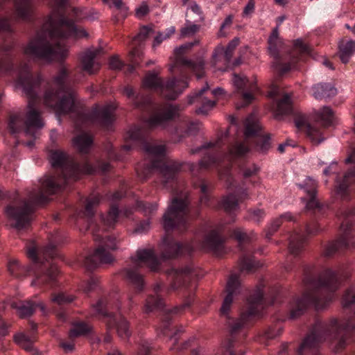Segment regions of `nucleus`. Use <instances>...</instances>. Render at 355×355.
Returning <instances> with one entry per match:
<instances>
[{
    "mask_svg": "<svg viewBox=\"0 0 355 355\" xmlns=\"http://www.w3.org/2000/svg\"><path fill=\"white\" fill-rule=\"evenodd\" d=\"M50 159L52 166L60 170L61 175L44 178L38 186L28 191L26 200L19 204L8 205L5 209L9 225L17 230L29 227L35 205L46 202L49 196L64 188L70 181L78 180L82 173L93 174L98 171L105 173L110 168L107 162H100L98 167H94L88 162L80 166L60 150H51Z\"/></svg>",
    "mask_w": 355,
    "mask_h": 355,
    "instance_id": "f257e3e1",
    "label": "nucleus"
},
{
    "mask_svg": "<svg viewBox=\"0 0 355 355\" xmlns=\"http://www.w3.org/2000/svg\"><path fill=\"white\" fill-rule=\"evenodd\" d=\"M68 2L69 0L56 1L55 7L42 30L24 48L26 55L47 62L62 59L68 53L64 39L88 37L87 31L74 23L82 17V10L74 8L71 13H67L64 8Z\"/></svg>",
    "mask_w": 355,
    "mask_h": 355,
    "instance_id": "f03ea898",
    "label": "nucleus"
},
{
    "mask_svg": "<svg viewBox=\"0 0 355 355\" xmlns=\"http://www.w3.org/2000/svg\"><path fill=\"white\" fill-rule=\"evenodd\" d=\"M44 103L59 114L71 113L76 115V128H80V123H97L108 129L114 121L115 107L112 104L103 106L96 105L89 116L77 110L76 94L68 83V73L65 67L60 68L51 83L48 84L44 96Z\"/></svg>",
    "mask_w": 355,
    "mask_h": 355,
    "instance_id": "7ed1b4c3",
    "label": "nucleus"
},
{
    "mask_svg": "<svg viewBox=\"0 0 355 355\" xmlns=\"http://www.w3.org/2000/svg\"><path fill=\"white\" fill-rule=\"evenodd\" d=\"M41 80L40 76H37L35 78L33 77L27 64H25L19 68L17 84V86L21 87L29 98L28 110L25 121L21 116L15 115L11 117L9 123V128L12 134L23 130L26 136L33 137L32 139L25 143V145L30 148L35 145V139L37 137L38 130L44 126V122L36 103Z\"/></svg>",
    "mask_w": 355,
    "mask_h": 355,
    "instance_id": "20e7f679",
    "label": "nucleus"
},
{
    "mask_svg": "<svg viewBox=\"0 0 355 355\" xmlns=\"http://www.w3.org/2000/svg\"><path fill=\"white\" fill-rule=\"evenodd\" d=\"M343 275L339 271L327 268L323 270L317 280L308 286L301 297L290 303L289 318L296 319L304 313L309 305L317 309L324 308L334 298V293L339 288Z\"/></svg>",
    "mask_w": 355,
    "mask_h": 355,
    "instance_id": "39448f33",
    "label": "nucleus"
},
{
    "mask_svg": "<svg viewBox=\"0 0 355 355\" xmlns=\"http://www.w3.org/2000/svg\"><path fill=\"white\" fill-rule=\"evenodd\" d=\"M355 332L354 318L338 320L331 319L328 322L317 321L310 334L304 338L295 355H304L316 349L322 342L328 341L334 347L335 352L345 347L352 332Z\"/></svg>",
    "mask_w": 355,
    "mask_h": 355,
    "instance_id": "423d86ee",
    "label": "nucleus"
},
{
    "mask_svg": "<svg viewBox=\"0 0 355 355\" xmlns=\"http://www.w3.org/2000/svg\"><path fill=\"white\" fill-rule=\"evenodd\" d=\"M240 291L241 283L239 277L236 274H232L227 281L226 286L227 295L224 298L220 310V315L225 320L232 334H236L243 328H245L248 324L250 318L259 315L262 310L268 304L263 297L262 289L259 287L249 299L248 312L243 313L239 318L233 320L230 317V311L234 297Z\"/></svg>",
    "mask_w": 355,
    "mask_h": 355,
    "instance_id": "0eeeda50",
    "label": "nucleus"
},
{
    "mask_svg": "<svg viewBox=\"0 0 355 355\" xmlns=\"http://www.w3.org/2000/svg\"><path fill=\"white\" fill-rule=\"evenodd\" d=\"M144 149L147 153L150 163L139 165L137 167L138 177L142 180H146L155 170L159 171L162 176V183L164 187L172 183L177 178L178 173L180 171L182 164L176 161L168 159L166 157V147L163 144L155 143H144Z\"/></svg>",
    "mask_w": 355,
    "mask_h": 355,
    "instance_id": "6e6552de",
    "label": "nucleus"
},
{
    "mask_svg": "<svg viewBox=\"0 0 355 355\" xmlns=\"http://www.w3.org/2000/svg\"><path fill=\"white\" fill-rule=\"evenodd\" d=\"M189 222V200L186 192L175 195L171 200L163 216V225L166 231L187 230Z\"/></svg>",
    "mask_w": 355,
    "mask_h": 355,
    "instance_id": "1a4fd4ad",
    "label": "nucleus"
},
{
    "mask_svg": "<svg viewBox=\"0 0 355 355\" xmlns=\"http://www.w3.org/2000/svg\"><path fill=\"white\" fill-rule=\"evenodd\" d=\"M159 263L160 261L153 249H139L135 256L131 257V264L123 270V275L137 290L141 291L144 282L137 269L146 266L152 270H156Z\"/></svg>",
    "mask_w": 355,
    "mask_h": 355,
    "instance_id": "9d476101",
    "label": "nucleus"
},
{
    "mask_svg": "<svg viewBox=\"0 0 355 355\" xmlns=\"http://www.w3.org/2000/svg\"><path fill=\"white\" fill-rule=\"evenodd\" d=\"M214 147L210 149L208 153L200 162L198 166H194L191 164V170L194 171V167L199 166L200 168H208L212 165L221 162L225 157L227 159L230 158L239 157L245 155L249 150L248 147L244 143L236 142L232 146L229 148L227 154L222 155L218 151V148L220 147V139L216 141L215 143H207L202 146L200 148L192 149L191 153L194 154L198 153L202 149Z\"/></svg>",
    "mask_w": 355,
    "mask_h": 355,
    "instance_id": "9b49d317",
    "label": "nucleus"
},
{
    "mask_svg": "<svg viewBox=\"0 0 355 355\" xmlns=\"http://www.w3.org/2000/svg\"><path fill=\"white\" fill-rule=\"evenodd\" d=\"M94 239L99 241V245L96 250L88 254L83 261V266L87 270H93L101 263H110L114 261V257L110 250L118 248L119 239L113 236L105 238L94 232Z\"/></svg>",
    "mask_w": 355,
    "mask_h": 355,
    "instance_id": "f8f14e48",
    "label": "nucleus"
},
{
    "mask_svg": "<svg viewBox=\"0 0 355 355\" xmlns=\"http://www.w3.org/2000/svg\"><path fill=\"white\" fill-rule=\"evenodd\" d=\"M188 86V80L185 77L173 78L164 83L155 73H148L143 80L144 88L159 92L164 97L170 100L175 99Z\"/></svg>",
    "mask_w": 355,
    "mask_h": 355,
    "instance_id": "ddd939ff",
    "label": "nucleus"
},
{
    "mask_svg": "<svg viewBox=\"0 0 355 355\" xmlns=\"http://www.w3.org/2000/svg\"><path fill=\"white\" fill-rule=\"evenodd\" d=\"M112 306V304L108 302L107 298H101L96 304L92 306L93 315L104 318L108 329L116 327V332L121 339H128L131 335L129 329V323L121 315L117 316L108 313L107 309Z\"/></svg>",
    "mask_w": 355,
    "mask_h": 355,
    "instance_id": "4468645a",
    "label": "nucleus"
},
{
    "mask_svg": "<svg viewBox=\"0 0 355 355\" xmlns=\"http://www.w3.org/2000/svg\"><path fill=\"white\" fill-rule=\"evenodd\" d=\"M335 120L336 117L329 107L324 106L316 112L315 116V123L306 125L307 135L311 142L318 145L323 141L324 140L323 132L318 125H321L323 128H327L333 125Z\"/></svg>",
    "mask_w": 355,
    "mask_h": 355,
    "instance_id": "2eb2a0df",
    "label": "nucleus"
},
{
    "mask_svg": "<svg viewBox=\"0 0 355 355\" xmlns=\"http://www.w3.org/2000/svg\"><path fill=\"white\" fill-rule=\"evenodd\" d=\"M278 28V26L275 28L268 38V50L271 56L274 58L272 68L279 73L284 74L295 67L298 58L293 55L289 58V61L286 62L279 57L278 47L281 42L279 38Z\"/></svg>",
    "mask_w": 355,
    "mask_h": 355,
    "instance_id": "dca6fc26",
    "label": "nucleus"
},
{
    "mask_svg": "<svg viewBox=\"0 0 355 355\" xmlns=\"http://www.w3.org/2000/svg\"><path fill=\"white\" fill-rule=\"evenodd\" d=\"M179 111V106L171 104L158 107L147 120V124L150 128H164L178 115Z\"/></svg>",
    "mask_w": 355,
    "mask_h": 355,
    "instance_id": "f3484780",
    "label": "nucleus"
},
{
    "mask_svg": "<svg viewBox=\"0 0 355 355\" xmlns=\"http://www.w3.org/2000/svg\"><path fill=\"white\" fill-rule=\"evenodd\" d=\"M198 42V40H196L194 42H189L182 44L174 50V54L175 55V64H181L191 69L196 73L197 78H200L202 77L204 73V60L202 58H199L196 61H193L182 56L188 50L191 49L193 45Z\"/></svg>",
    "mask_w": 355,
    "mask_h": 355,
    "instance_id": "a211bd4d",
    "label": "nucleus"
},
{
    "mask_svg": "<svg viewBox=\"0 0 355 355\" xmlns=\"http://www.w3.org/2000/svg\"><path fill=\"white\" fill-rule=\"evenodd\" d=\"M168 275L172 283L168 288H165L166 292L182 287L187 288L188 282L198 276L196 270L190 266L180 269L172 268L168 272Z\"/></svg>",
    "mask_w": 355,
    "mask_h": 355,
    "instance_id": "6ab92c4d",
    "label": "nucleus"
},
{
    "mask_svg": "<svg viewBox=\"0 0 355 355\" xmlns=\"http://www.w3.org/2000/svg\"><path fill=\"white\" fill-rule=\"evenodd\" d=\"M223 225H218L209 231L199 248L210 251L219 256L225 252L224 238L221 236Z\"/></svg>",
    "mask_w": 355,
    "mask_h": 355,
    "instance_id": "aec40b11",
    "label": "nucleus"
},
{
    "mask_svg": "<svg viewBox=\"0 0 355 355\" xmlns=\"http://www.w3.org/2000/svg\"><path fill=\"white\" fill-rule=\"evenodd\" d=\"M352 226V223L350 220L345 219L342 222L340 230L342 235L336 241L329 243L325 247L324 254L326 257H331L337 251L349 248L354 245V240L349 236V230Z\"/></svg>",
    "mask_w": 355,
    "mask_h": 355,
    "instance_id": "412c9836",
    "label": "nucleus"
},
{
    "mask_svg": "<svg viewBox=\"0 0 355 355\" xmlns=\"http://www.w3.org/2000/svg\"><path fill=\"white\" fill-rule=\"evenodd\" d=\"M196 248L193 244H187L185 246H182L167 235L164 237L160 244L161 257L163 259L173 258L184 250L190 253Z\"/></svg>",
    "mask_w": 355,
    "mask_h": 355,
    "instance_id": "4be33fe9",
    "label": "nucleus"
},
{
    "mask_svg": "<svg viewBox=\"0 0 355 355\" xmlns=\"http://www.w3.org/2000/svg\"><path fill=\"white\" fill-rule=\"evenodd\" d=\"M232 82L234 85L239 89H242V98L244 101L243 106L248 105L254 99V92L257 90V85L250 82L245 76H240L237 74L233 75Z\"/></svg>",
    "mask_w": 355,
    "mask_h": 355,
    "instance_id": "5701e85b",
    "label": "nucleus"
},
{
    "mask_svg": "<svg viewBox=\"0 0 355 355\" xmlns=\"http://www.w3.org/2000/svg\"><path fill=\"white\" fill-rule=\"evenodd\" d=\"M209 89V86L207 84L200 90L196 93H193L188 96V103L192 104L198 103L200 106L196 110V113L198 114L206 115L207 113L215 106L216 101L208 100L204 96V93Z\"/></svg>",
    "mask_w": 355,
    "mask_h": 355,
    "instance_id": "b1692460",
    "label": "nucleus"
},
{
    "mask_svg": "<svg viewBox=\"0 0 355 355\" xmlns=\"http://www.w3.org/2000/svg\"><path fill=\"white\" fill-rule=\"evenodd\" d=\"M11 307L17 310L18 315L21 318L31 316L37 307H39L43 314L47 313L45 305L43 302H36L32 300L21 301L19 302H12Z\"/></svg>",
    "mask_w": 355,
    "mask_h": 355,
    "instance_id": "393cba45",
    "label": "nucleus"
},
{
    "mask_svg": "<svg viewBox=\"0 0 355 355\" xmlns=\"http://www.w3.org/2000/svg\"><path fill=\"white\" fill-rule=\"evenodd\" d=\"M29 259L35 263L44 264V261L47 263L49 259L53 258L56 255L55 245L50 243L43 248L40 253L37 252L35 247L29 248L27 252Z\"/></svg>",
    "mask_w": 355,
    "mask_h": 355,
    "instance_id": "a878e982",
    "label": "nucleus"
},
{
    "mask_svg": "<svg viewBox=\"0 0 355 355\" xmlns=\"http://www.w3.org/2000/svg\"><path fill=\"white\" fill-rule=\"evenodd\" d=\"M100 197L98 195L92 196L87 199L85 211L80 213L77 219V225H80L82 222V217H85L87 221V226L85 230L91 228L92 226V217L94 214V208L98 205Z\"/></svg>",
    "mask_w": 355,
    "mask_h": 355,
    "instance_id": "bb28decb",
    "label": "nucleus"
},
{
    "mask_svg": "<svg viewBox=\"0 0 355 355\" xmlns=\"http://www.w3.org/2000/svg\"><path fill=\"white\" fill-rule=\"evenodd\" d=\"M131 213L132 210L130 209L119 211L116 206L112 205L105 216H101V220L103 223L110 228L114 227L120 218L128 217Z\"/></svg>",
    "mask_w": 355,
    "mask_h": 355,
    "instance_id": "cd10ccee",
    "label": "nucleus"
},
{
    "mask_svg": "<svg viewBox=\"0 0 355 355\" xmlns=\"http://www.w3.org/2000/svg\"><path fill=\"white\" fill-rule=\"evenodd\" d=\"M100 53V50H88L85 52L82 56L81 62L83 69L89 74L97 71L100 68V64L96 61L95 58Z\"/></svg>",
    "mask_w": 355,
    "mask_h": 355,
    "instance_id": "c85d7f7f",
    "label": "nucleus"
},
{
    "mask_svg": "<svg viewBox=\"0 0 355 355\" xmlns=\"http://www.w3.org/2000/svg\"><path fill=\"white\" fill-rule=\"evenodd\" d=\"M123 92L137 108L146 110L152 104L150 96H144L140 93L135 95L133 89L129 86L124 88Z\"/></svg>",
    "mask_w": 355,
    "mask_h": 355,
    "instance_id": "c756f323",
    "label": "nucleus"
},
{
    "mask_svg": "<svg viewBox=\"0 0 355 355\" xmlns=\"http://www.w3.org/2000/svg\"><path fill=\"white\" fill-rule=\"evenodd\" d=\"M312 94L316 99L331 98L337 94V89L330 83H320L311 87Z\"/></svg>",
    "mask_w": 355,
    "mask_h": 355,
    "instance_id": "7c9ffc66",
    "label": "nucleus"
},
{
    "mask_svg": "<svg viewBox=\"0 0 355 355\" xmlns=\"http://www.w3.org/2000/svg\"><path fill=\"white\" fill-rule=\"evenodd\" d=\"M153 291L156 295H150L146 299L144 305V311L147 313L162 306V300L159 293L164 291L163 286L161 284H156L153 287Z\"/></svg>",
    "mask_w": 355,
    "mask_h": 355,
    "instance_id": "2f4dec72",
    "label": "nucleus"
},
{
    "mask_svg": "<svg viewBox=\"0 0 355 355\" xmlns=\"http://www.w3.org/2000/svg\"><path fill=\"white\" fill-rule=\"evenodd\" d=\"M355 184V170L350 169L347 171L342 181L338 182V185L336 187V194L340 198L345 199L348 195V188L349 186L352 184Z\"/></svg>",
    "mask_w": 355,
    "mask_h": 355,
    "instance_id": "473e14b6",
    "label": "nucleus"
},
{
    "mask_svg": "<svg viewBox=\"0 0 355 355\" xmlns=\"http://www.w3.org/2000/svg\"><path fill=\"white\" fill-rule=\"evenodd\" d=\"M58 275V270L55 264L49 263L48 270L42 275L37 276L36 279L32 282V285L53 284L55 282Z\"/></svg>",
    "mask_w": 355,
    "mask_h": 355,
    "instance_id": "72a5a7b5",
    "label": "nucleus"
},
{
    "mask_svg": "<svg viewBox=\"0 0 355 355\" xmlns=\"http://www.w3.org/2000/svg\"><path fill=\"white\" fill-rule=\"evenodd\" d=\"M239 44V39L235 37L229 42L225 49L223 46H218L213 53L214 60L217 62L218 57L223 55L226 62H229L231 60L233 53Z\"/></svg>",
    "mask_w": 355,
    "mask_h": 355,
    "instance_id": "f704fd0d",
    "label": "nucleus"
},
{
    "mask_svg": "<svg viewBox=\"0 0 355 355\" xmlns=\"http://www.w3.org/2000/svg\"><path fill=\"white\" fill-rule=\"evenodd\" d=\"M316 187L317 182L315 180L309 177L306 179L304 189L310 198L306 205L307 209H315L320 207L319 202L315 198Z\"/></svg>",
    "mask_w": 355,
    "mask_h": 355,
    "instance_id": "c9c22d12",
    "label": "nucleus"
},
{
    "mask_svg": "<svg viewBox=\"0 0 355 355\" xmlns=\"http://www.w3.org/2000/svg\"><path fill=\"white\" fill-rule=\"evenodd\" d=\"M74 146L83 154L87 153L93 144L92 137L87 133H80L73 140Z\"/></svg>",
    "mask_w": 355,
    "mask_h": 355,
    "instance_id": "e433bc0d",
    "label": "nucleus"
},
{
    "mask_svg": "<svg viewBox=\"0 0 355 355\" xmlns=\"http://www.w3.org/2000/svg\"><path fill=\"white\" fill-rule=\"evenodd\" d=\"M304 241L305 236L303 234L297 232L293 233L289 239V252L294 256L297 255L303 248Z\"/></svg>",
    "mask_w": 355,
    "mask_h": 355,
    "instance_id": "4c0bfd02",
    "label": "nucleus"
},
{
    "mask_svg": "<svg viewBox=\"0 0 355 355\" xmlns=\"http://www.w3.org/2000/svg\"><path fill=\"white\" fill-rule=\"evenodd\" d=\"M340 58L343 63L349 62L355 53V42L353 40L342 41L339 44Z\"/></svg>",
    "mask_w": 355,
    "mask_h": 355,
    "instance_id": "58836bf2",
    "label": "nucleus"
},
{
    "mask_svg": "<svg viewBox=\"0 0 355 355\" xmlns=\"http://www.w3.org/2000/svg\"><path fill=\"white\" fill-rule=\"evenodd\" d=\"M170 331H171V329H169V320L168 318V316H166L163 321L162 329L161 331L164 335H166V336H168L170 337V340L173 343V346L171 347V349L180 350V349H183L186 348L187 346V343H184L181 347H176L175 346V344L178 341L177 336H178V334L180 332H182L183 330L178 329L173 334H171V335L169 334Z\"/></svg>",
    "mask_w": 355,
    "mask_h": 355,
    "instance_id": "ea45409f",
    "label": "nucleus"
},
{
    "mask_svg": "<svg viewBox=\"0 0 355 355\" xmlns=\"http://www.w3.org/2000/svg\"><path fill=\"white\" fill-rule=\"evenodd\" d=\"M261 264L251 256L244 255L240 261L241 272H252L260 268Z\"/></svg>",
    "mask_w": 355,
    "mask_h": 355,
    "instance_id": "a19ab883",
    "label": "nucleus"
},
{
    "mask_svg": "<svg viewBox=\"0 0 355 355\" xmlns=\"http://www.w3.org/2000/svg\"><path fill=\"white\" fill-rule=\"evenodd\" d=\"M245 135L246 137L256 135L261 130V126L254 114L250 115L245 121Z\"/></svg>",
    "mask_w": 355,
    "mask_h": 355,
    "instance_id": "79ce46f5",
    "label": "nucleus"
},
{
    "mask_svg": "<svg viewBox=\"0 0 355 355\" xmlns=\"http://www.w3.org/2000/svg\"><path fill=\"white\" fill-rule=\"evenodd\" d=\"M15 343L26 351L33 350L34 336L31 334L28 336L24 333H19L15 336Z\"/></svg>",
    "mask_w": 355,
    "mask_h": 355,
    "instance_id": "37998d69",
    "label": "nucleus"
},
{
    "mask_svg": "<svg viewBox=\"0 0 355 355\" xmlns=\"http://www.w3.org/2000/svg\"><path fill=\"white\" fill-rule=\"evenodd\" d=\"M277 113L278 114H288L291 111V98L289 94H284L282 98L277 101Z\"/></svg>",
    "mask_w": 355,
    "mask_h": 355,
    "instance_id": "c03bdc74",
    "label": "nucleus"
},
{
    "mask_svg": "<svg viewBox=\"0 0 355 355\" xmlns=\"http://www.w3.org/2000/svg\"><path fill=\"white\" fill-rule=\"evenodd\" d=\"M238 202L239 199L235 194H230L223 199L222 205L225 211L231 214L238 209Z\"/></svg>",
    "mask_w": 355,
    "mask_h": 355,
    "instance_id": "a18cd8bd",
    "label": "nucleus"
},
{
    "mask_svg": "<svg viewBox=\"0 0 355 355\" xmlns=\"http://www.w3.org/2000/svg\"><path fill=\"white\" fill-rule=\"evenodd\" d=\"M145 137V131L138 127H131L127 132L125 139L128 141H141Z\"/></svg>",
    "mask_w": 355,
    "mask_h": 355,
    "instance_id": "49530a36",
    "label": "nucleus"
},
{
    "mask_svg": "<svg viewBox=\"0 0 355 355\" xmlns=\"http://www.w3.org/2000/svg\"><path fill=\"white\" fill-rule=\"evenodd\" d=\"M284 218L286 220L291 221L293 220V216L292 214L289 212L285 213L281 216L280 218H276L274 220L270 225H269L267 232H266V237L268 239H270L274 232H275L279 227L281 225L282 223V219Z\"/></svg>",
    "mask_w": 355,
    "mask_h": 355,
    "instance_id": "de8ad7c7",
    "label": "nucleus"
},
{
    "mask_svg": "<svg viewBox=\"0 0 355 355\" xmlns=\"http://www.w3.org/2000/svg\"><path fill=\"white\" fill-rule=\"evenodd\" d=\"M91 330V327L85 322H78L74 324L72 329L69 332V337L71 338L83 336L89 332Z\"/></svg>",
    "mask_w": 355,
    "mask_h": 355,
    "instance_id": "09e8293b",
    "label": "nucleus"
},
{
    "mask_svg": "<svg viewBox=\"0 0 355 355\" xmlns=\"http://www.w3.org/2000/svg\"><path fill=\"white\" fill-rule=\"evenodd\" d=\"M231 236L236 239L240 245L249 242L254 238L253 233L248 234L240 227L233 230Z\"/></svg>",
    "mask_w": 355,
    "mask_h": 355,
    "instance_id": "8fccbe9b",
    "label": "nucleus"
},
{
    "mask_svg": "<svg viewBox=\"0 0 355 355\" xmlns=\"http://www.w3.org/2000/svg\"><path fill=\"white\" fill-rule=\"evenodd\" d=\"M10 273L16 277H19L22 274L28 271L26 268L19 265L17 260H10L8 266Z\"/></svg>",
    "mask_w": 355,
    "mask_h": 355,
    "instance_id": "3c124183",
    "label": "nucleus"
},
{
    "mask_svg": "<svg viewBox=\"0 0 355 355\" xmlns=\"http://www.w3.org/2000/svg\"><path fill=\"white\" fill-rule=\"evenodd\" d=\"M143 55L142 51L138 48H134L130 53V61L132 62V64L129 65L128 71L129 73L133 72L135 69V66L139 64V62L141 59V56Z\"/></svg>",
    "mask_w": 355,
    "mask_h": 355,
    "instance_id": "603ef678",
    "label": "nucleus"
},
{
    "mask_svg": "<svg viewBox=\"0 0 355 355\" xmlns=\"http://www.w3.org/2000/svg\"><path fill=\"white\" fill-rule=\"evenodd\" d=\"M74 300V297L72 295H67L64 293L60 292L57 294H54L51 297V301L58 305H63L69 304Z\"/></svg>",
    "mask_w": 355,
    "mask_h": 355,
    "instance_id": "864d4df0",
    "label": "nucleus"
},
{
    "mask_svg": "<svg viewBox=\"0 0 355 355\" xmlns=\"http://www.w3.org/2000/svg\"><path fill=\"white\" fill-rule=\"evenodd\" d=\"M137 207L146 216L153 214L157 210L158 205L157 203H146L141 201L137 202Z\"/></svg>",
    "mask_w": 355,
    "mask_h": 355,
    "instance_id": "5fc2aeb1",
    "label": "nucleus"
},
{
    "mask_svg": "<svg viewBox=\"0 0 355 355\" xmlns=\"http://www.w3.org/2000/svg\"><path fill=\"white\" fill-rule=\"evenodd\" d=\"M199 30V26L187 21L184 26L181 28L182 37H189L193 35Z\"/></svg>",
    "mask_w": 355,
    "mask_h": 355,
    "instance_id": "6e6d98bb",
    "label": "nucleus"
},
{
    "mask_svg": "<svg viewBox=\"0 0 355 355\" xmlns=\"http://www.w3.org/2000/svg\"><path fill=\"white\" fill-rule=\"evenodd\" d=\"M355 304V288H349L343 298V305L345 308Z\"/></svg>",
    "mask_w": 355,
    "mask_h": 355,
    "instance_id": "4d7b16f0",
    "label": "nucleus"
},
{
    "mask_svg": "<svg viewBox=\"0 0 355 355\" xmlns=\"http://www.w3.org/2000/svg\"><path fill=\"white\" fill-rule=\"evenodd\" d=\"M200 189L201 196L200 198V203L201 205H207L209 200V192L210 190L209 186L204 181H201L200 184Z\"/></svg>",
    "mask_w": 355,
    "mask_h": 355,
    "instance_id": "13d9d810",
    "label": "nucleus"
},
{
    "mask_svg": "<svg viewBox=\"0 0 355 355\" xmlns=\"http://www.w3.org/2000/svg\"><path fill=\"white\" fill-rule=\"evenodd\" d=\"M153 30L148 26L142 27L139 33L135 36L133 42L134 43H141L145 41L152 33Z\"/></svg>",
    "mask_w": 355,
    "mask_h": 355,
    "instance_id": "bf43d9fd",
    "label": "nucleus"
},
{
    "mask_svg": "<svg viewBox=\"0 0 355 355\" xmlns=\"http://www.w3.org/2000/svg\"><path fill=\"white\" fill-rule=\"evenodd\" d=\"M257 147L262 152H266L270 147V136H261L257 139Z\"/></svg>",
    "mask_w": 355,
    "mask_h": 355,
    "instance_id": "052dcab7",
    "label": "nucleus"
},
{
    "mask_svg": "<svg viewBox=\"0 0 355 355\" xmlns=\"http://www.w3.org/2000/svg\"><path fill=\"white\" fill-rule=\"evenodd\" d=\"M282 327L277 324L272 327H269L264 333L266 339H272L281 334Z\"/></svg>",
    "mask_w": 355,
    "mask_h": 355,
    "instance_id": "680f3d73",
    "label": "nucleus"
},
{
    "mask_svg": "<svg viewBox=\"0 0 355 355\" xmlns=\"http://www.w3.org/2000/svg\"><path fill=\"white\" fill-rule=\"evenodd\" d=\"M298 53L301 54L309 53V46L306 44H304L301 40H297L294 44L293 54Z\"/></svg>",
    "mask_w": 355,
    "mask_h": 355,
    "instance_id": "e2e57ef3",
    "label": "nucleus"
},
{
    "mask_svg": "<svg viewBox=\"0 0 355 355\" xmlns=\"http://www.w3.org/2000/svg\"><path fill=\"white\" fill-rule=\"evenodd\" d=\"M98 284V279L95 277H91L87 282L83 283L82 289L85 293H89L94 290Z\"/></svg>",
    "mask_w": 355,
    "mask_h": 355,
    "instance_id": "0e129e2a",
    "label": "nucleus"
},
{
    "mask_svg": "<svg viewBox=\"0 0 355 355\" xmlns=\"http://www.w3.org/2000/svg\"><path fill=\"white\" fill-rule=\"evenodd\" d=\"M255 10V3L254 0H250L245 6L243 11V16L245 17H250Z\"/></svg>",
    "mask_w": 355,
    "mask_h": 355,
    "instance_id": "69168bd1",
    "label": "nucleus"
},
{
    "mask_svg": "<svg viewBox=\"0 0 355 355\" xmlns=\"http://www.w3.org/2000/svg\"><path fill=\"white\" fill-rule=\"evenodd\" d=\"M109 65L112 69L116 70L121 69L123 66V63L121 62V60L119 58L117 55H114L110 58Z\"/></svg>",
    "mask_w": 355,
    "mask_h": 355,
    "instance_id": "338daca9",
    "label": "nucleus"
},
{
    "mask_svg": "<svg viewBox=\"0 0 355 355\" xmlns=\"http://www.w3.org/2000/svg\"><path fill=\"white\" fill-rule=\"evenodd\" d=\"M150 228V222L149 219H146L140 223L137 227L135 232L139 234H143L148 232Z\"/></svg>",
    "mask_w": 355,
    "mask_h": 355,
    "instance_id": "774afa93",
    "label": "nucleus"
}]
</instances>
